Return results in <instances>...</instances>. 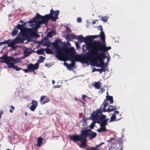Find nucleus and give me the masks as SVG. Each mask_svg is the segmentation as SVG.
Wrapping results in <instances>:
<instances>
[{
	"label": "nucleus",
	"mask_w": 150,
	"mask_h": 150,
	"mask_svg": "<svg viewBox=\"0 0 150 150\" xmlns=\"http://www.w3.org/2000/svg\"><path fill=\"white\" fill-rule=\"evenodd\" d=\"M59 13V10L54 11L52 8L50 11V13L43 16L37 13L35 16L31 20H30L27 22L32 24L35 23V27L38 29L40 27L41 24H46L50 19L55 21L58 18V15Z\"/></svg>",
	"instance_id": "obj_1"
},
{
	"label": "nucleus",
	"mask_w": 150,
	"mask_h": 150,
	"mask_svg": "<svg viewBox=\"0 0 150 150\" xmlns=\"http://www.w3.org/2000/svg\"><path fill=\"white\" fill-rule=\"evenodd\" d=\"M84 47L86 48L85 50L88 49L89 50L88 52L80 56V59L81 63L87 64L88 62H93L97 64L96 65V67H100L101 64L103 63V60L105 58L99 56L97 53L90 49L88 46H86L85 45H83V49Z\"/></svg>",
	"instance_id": "obj_2"
},
{
	"label": "nucleus",
	"mask_w": 150,
	"mask_h": 150,
	"mask_svg": "<svg viewBox=\"0 0 150 150\" xmlns=\"http://www.w3.org/2000/svg\"><path fill=\"white\" fill-rule=\"evenodd\" d=\"M111 48L110 46L106 47L105 44L100 41H94L92 42L91 48L89 49L97 53L100 57L105 58L106 57L105 53Z\"/></svg>",
	"instance_id": "obj_3"
},
{
	"label": "nucleus",
	"mask_w": 150,
	"mask_h": 150,
	"mask_svg": "<svg viewBox=\"0 0 150 150\" xmlns=\"http://www.w3.org/2000/svg\"><path fill=\"white\" fill-rule=\"evenodd\" d=\"M0 59H3V61L0 60L2 63H5L8 68H13L17 71H19L21 69L18 67L17 66L14 65V64L19 62V59L18 58L15 59L12 57L8 56L6 54H4L0 57Z\"/></svg>",
	"instance_id": "obj_4"
},
{
	"label": "nucleus",
	"mask_w": 150,
	"mask_h": 150,
	"mask_svg": "<svg viewBox=\"0 0 150 150\" xmlns=\"http://www.w3.org/2000/svg\"><path fill=\"white\" fill-rule=\"evenodd\" d=\"M62 49L65 52L64 58H65L69 61H71V64L73 67V69L75 66V61L77 60L78 56L74 54L75 49L72 47L63 48Z\"/></svg>",
	"instance_id": "obj_5"
},
{
	"label": "nucleus",
	"mask_w": 150,
	"mask_h": 150,
	"mask_svg": "<svg viewBox=\"0 0 150 150\" xmlns=\"http://www.w3.org/2000/svg\"><path fill=\"white\" fill-rule=\"evenodd\" d=\"M52 45L53 47L57 50L56 55V57L57 58L61 61H67V60L64 59V54H65V52L62 48L69 47L67 46H65L62 48L60 47L59 45L55 43H53Z\"/></svg>",
	"instance_id": "obj_6"
},
{
	"label": "nucleus",
	"mask_w": 150,
	"mask_h": 150,
	"mask_svg": "<svg viewBox=\"0 0 150 150\" xmlns=\"http://www.w3.org/2000/svg\"><path fill=\"white\" fill-rule=\"evenodd\" d=\"M101 109H97L96 111L92 113L91 116V119L93 121L98 123H100L101 120L105 118L106 115L101 114Z\"/></svg>",
	"instance_id": "obj_7"
},
{
	"label": "nucleus",
	"mask_w": 150,
	"mask_h": 150,
	"mask_svg": "<svg viewBox=\"0 0 150 150\" xmlns=\"http://www.w3.org/2000/svg\"><path fill=\"white\" fill-rule=\"evenodd\" d=\"M81 135L82 136H83L85 139L87 137L89 136L90 139H92L96 136V132H93L90 130H83L81 131Z\"/></svg>",
	"instance_id": "obj_8"
},
{
	"label": "nucleus",
	"mask_w": 150,
	"mask_h": 150,
	"mask_svg": "<svg viewBox=\"0 0 150 150\" xmlns=\"http://www.w3.org/2000/svg\"><path fill=\"white\" fill-rule=\"evenodd\" d=\"M69 138L71 140L73 141L74 142H79L80 141H86V139H85L83 136L81 135V132L80 135L79 136L77 134H73L69 136Z\"/></svg>",
	"instance_id": "obj_9"
},
{
	"label": "nucleus",
	"mask_w": 150,
	"mask_h": 150,
	"mask_svg": "<svg viewBox=\"0 0 150 150\" xmlns=\"http://www.w3.org/2000/svg\"><path fill=\"white\" fill-rule=\"evenodd\" d=\"M106 96V98L105 99L104 102L100 106V108L102 109L103 107L104 106V108H105L108 105V102L109 101L110 104H112L113 102V97L112 96H108V94Z\"/></svg>",
	"instance_id": "obj_10"
},
{
	"label": "nucleus",
	"mask_w": 150,
	"mask_h": 150,
	"mask_svg": "<svg viewBox=\"0 0 150 150\" xmlns=\"http://www.w3.org/2000/svg\"><path fill=\"white\" fill-rule=\"evenodd\" d=\"M16 27L18 29H19L20 30L21 32L23 35L25 34L30 30V29L28 28H26L25 27H24V25L23 24L21 25L18 24Z\"/></svg>",
	"instance_id": "obj_11"
},
{
	"label": "nucleus",
	"mask_w": 150,
	"mask_h": 150,
	"mask_svg": "<svg viewBox=\"0 0 150 150\" xmlns=\"http://www.w3.org/2000/svg\"><path fill=\"white\" fill-rule=\"evenodd\" d=\"M39 67V64L38 63H36L34 65L32 64H30L28 66L27 68L29 70V72H32L38 69Z\"/></svg>",
	"instance_id": "obj_12"
},
{
	"label": "nucleus",
	"mask_w": 150,
	"mask_h": 150,
	"mask_svg": "<svg viewBox=\"0 0 150 150\" xmlns=\"http://www.w3.org/2000/svg\"><path fill=\"white\" fill-rule=\"evenodd\" d=\"M50 101V98L46 96H42L40 98V102L42 105L45 104Z\"/></svg>",
	"instance_id": "obj_13"
},
{
	"label": "nucleus",
	"mask_w": 150,
	"mask_h": 150,
	"mask_svg": "<svg viewBox=\"0 0 150 150\" xmlns=\"http://www.w3.org/2000/svg\"><path fill=\"white\" fill-rule=\"evenodd\" d=\"M116 105L113 106L110 105L109 106V108L106 110L105 109V108H104V106L103 107V108L102 109H101L100 108V109L103 112H110L111 111H114L116 109Z\"/></svg>",
	"instance_id": "obj_14"
},
{
	"label": "nucleus",
	"mask_w": 150,
	"mask_h": 150,
	"mask_svg": "<svg viewBox=\"0 0 150 150\" xmlns=\"http://www.w3.org/2000/svg\"><path fill=\"white\" fill-rule=\"evenodd\" d=\"M31 104L32 105L30 107V109L31 111H34L38 106V102L35 100H33Z\"/></svg>",
	"instance_id": "obj_15"
},
{
	"label": "nucleus",
	"mask_w": 150,
	"mask_h": 150,
	"mask_svg": "<svg viewBox=\"0 0 150 150\" xmlns=\"http://www.w3.org/2000/svg\"><path fill=\"white\" fill-rule=\"evenodd\" d=\"M77 39H78V40L81 42H86L88 41V36L84 38L82 35H77Z\"/></svg>",
	"instance_id": "obj_16"
},
{
	"label": "nucleus",
	"mask_w": 150,
	"mask_h": 150,
	"mask_svg": "<svg viewBox=\"0 0 150 150\" xmlns=\"http://www.w3.org/2000/svg\"><path fill=\"white\" fill-rule=\"evenodd\" d=\"M77 35L75 34H71L70 35H67L66 36L65 38L69 41H71L73 39H77Z\"/></svg>",
	"instance_id": "obj_17"
},
{
	"label": "nucleus",
	"mask_w": 150,
	"mask_h": 150,
	"mask_svg": "<svg viewBox=\"0 0 150 150\" xmlns=\"http://www.w3.org/2000/svg\"><path fill=\"white\" fill-rule=\"evenodd\" d=\"M119 113V112L118 111H115L114 113L112 114L111 116L110 117V122H111L115 121L116 120V115L118 114Z\"/></svg>",
	"instance_id": "obj_18"
},
{
	"label": "nucleus",
	"mask_w": 150,
	"mask_h": 150,
	"mask_svg": "<svg viewBox=\"0 0 150 150\" xmlns=\"http://www.w3.org/2000/svg\"><path fill=\"white\" fill-rule=\"evenodd\" d=\"M101 84V83L100 81L95 82L93 84V86L95 88L99 89L100 88Z\"/></svg>",
	"instance_id": "obj_19"
},
{
	"label": "nucleus",
	"mask_w": 150,
	"mask_h": 150,
	"mask_svg": "<svg viewBox=\"0 0 150 150\" xmlns=\"http://www.w3.org/2000/svg\"><path fill=\"white\" fill-rule=\"evenodd\" d=\"M99 37L100 38V39L103 41L105 42V36L104 32L103 31H101L100 35H99Z\"/></svg>",
	"instance_id": "obj_20"
},
{
	"label": "nucleus",
	"mask_w": 150,
	"mask_h": 150,
	"mask_svg": "<svg viewBox=\"0 0 150 150\" xmlns=\"http://www.w3.org/2000/svg\"><path fill=\"white\" fill-rule=\"evenodd\" d=\"M109 120V119L108 118L105 120H101L100 122V126H105V125H107V121Z\"/></svg>",
	"instance_id": "obj_21"
},
{
	"label": "nucleus",
	"mask_w": 150,
	"mask_h": 150,
	"mask_svg": "<svg viewBox=\"0 0 150 150\" xmlns=\"http://www.w3.org/2000/svg\"><path fill=\"white\" fill-rule=\"evenodd\" d=\"M43 139L41 137H39L38 138L37 141V145L38 146H40L42 144Z\"/></svg>",
	"instance_id": "obj_22"
},
{
	"label": "nucleus",
	"mask_w": 150,
	"mask_h": 150,
	"mask_svg": "<svg viewBox=\"0 0 150 150\" xmlns=\"http://www.w3.org/2000/svg\"><path fill=\"white\" fill-rule=\"evenodd\" d=\"M99 37V35L89 36H88V41H91L94 39L97 38Z\"/></svg>",
	"instance_id": "obj_23"
},
{
	"label": "nucleus",
	"mask_w": 150,
	"mask_h": 150,
	"mask_svg": "<svg viewBox=\"0 0 150 150\" xmlns=\"http://www.w3.org/2000/svg\"><path fill=\"white\" fill-rule=\"evenodd\" d=\"M100 128L97 130V131L101 133L102 132H104L106 131V129L105 127L104 126H100Z\"/></svg>",
	"instance_id": "obj_24"
},
{
	"label": "nucleus",
	"mask_w": 150,
	"mask_h": 150,
	"mask_svg": "<svg viewBox=\"0 0 150 150\" xmlns=\"http://www.w3.org/2000/svg\"><path fill=\"white\" fill-rule=\"evenodd\" d=\"M101 69L102 70V71L105 72L106 71V66L105 65V64L104 62V60H103V63H102L101 65Z\"/></svg>",
	"instance_id": "obj_25"
},
{
	"label": "nucleus",
	"mask_w": 150,
	"mask_h": 150,
	"mask_svg": "<svg viewBox=\"0 0 150 150\" xmlns=\"http://www.w3.org/2000/svg\"><path fill=\"white\" fill-rule=\"evenodd\" d=\"M18 29L16 26L14 28L13 30L11 33V35L12 36L16 35L18 33Z\"/></svg>",
	"instance_id": "obj_26"
},
{
	"label": "nucleus",
	"mask_w": 150,
	"mask_h": 150,
	"mask_svg": "<svg viewBox=\"0 0 150 150\" xmlns=\"http://www.w3.org/2000/svg\"><path fill=\"white\" fill-rule=\"evenodd\" d=\"M45 59V57L42 56H40L39 57V59H38L37 60V62L38 64L39 63H40L43 62Z\"/></svg>",
	"instance_id": "obj_27"
},
{
	"label": "nucleus",
	"mask_w": 150,
	"mask_h": 150,
	"mask_svg": "<svg viewBox=\"0 0 150 150\" xmlns=\"http://www.w3.org/2000/svg\"><path fill=\"white\" fill-rule=\"evenodd\" d=\"M64 65L68 69H71L72 68H73V67L71 64H69L67 63L64 62Z\"/></svg>",
	"instance_id": "obj_28"
},
{
	"label": "nucleus",
	"mask_w": 150,
	"mask_h": 150,
	"mask_svg": "<svg viewBox=\"0 0 150 150\" xmlns=\"http://www.w3.org/2000/svg\"><path fill=\"white\" fill-rule=\"evenodd\" d=\"M56 34L55 32L52 31L48 33L47 36L48 37L51 38L53 35H54Z\"/></svg>",
	"instance_id": "obj_29"
},
{
	"label": "nucleus",
	"mask_w": 150,
	"mask_h": 150,
	"mask_svg": "<svg viewBox=\"0 0 150 150\" xmlns=\"http://www.w3.org/2000/svg\"><path fill=\"white\" fill-rule=\"evenodd\" d=\"M44 49L42 48L36 51V53L38 55H42L44 53Z\"/></svg>",
	"instance_id": "obj_30"
},
{
	"label": "nucleus",
	"mask_w": 150,
	"mask_h": 150,
	"mask_svg": "<svg viewBox=\"0 0 150 150\" xmlns=\"http://www.w3.org/2000/svg\"><path fill=\"white\" fill-rule=\"evenodd\" d=\"M6 41H8V43H7L8 44V47H13L14 46L15 43H13V41L11 42H10L11 40L10 39L7 40Z\"/></svg>",
	"instance_id": "obj_31"
},
{
	"label": "nucleus",
	"mask_w": 150,
	"mask_h": 150,
	"mask_svg": "<svg viewBox=\"0 0 150 150\" xmlns=\"http://www.w3.org/2000/svg\"><path fill=\"white\" fill-rule=\"evenodd\" d=\"M107 141L111 144H115L116 142V140L114 138H111L109 140H108Z\"/></svg>",
	"instance_id": "obj_32"
},
{
	"label": "nucleus",
	"mask_w": 150,
	"mask_h": 150,
	"mask_svg": "<svg viewBox=\"0 0 150 150\" xmlns=\"http://www.w3.org/2000/svg\"><path fill=\"white\" fill-rule=\"evenodd\" d=\"M82 142L81 144H79V145L80 147L82 148L84 146H86L87 145L86 142L87 141V140L86 141H81Z\"/></svg>",
	"instance_id": "obj_33"
},
{
	"label": "nucleus",
	"mask_w": 150,
	"mask_h": 150,
	"mask_svg": "<svg viewBox=\"0 0 150 150\" xmlns=\"http://www.w3.org/2000/svg\"><path fill=\"white\" fill-rule=\"evenodd\" d=\"M44 50L45 51L46 53L47 54H52V50L51 49H49L48 47L46 48Z\"/></svg>",
	"instance_id": "obj_34"
},
{
	"label": "nucleus",
	"mask_w": 150,
	"mask_h": 150,
	"mask_svg": "<svg viewBox=\"0 0 150 150\" xmlns=\"http://www.w3.org/2000/svg\"><path fill=\"white\" fill-rule=\"evenodd\" d=\"M108 17H107L106 16H104L103 17L101 18L100 20H101L104 22H107L108 21Z\"/></svg>",
	"instance_id": "obj_35"
},
{
	"label": "nucleus",
	"mask_w": 150,
	"mask_h": 150,
	"mask_svg": "<svg viewBox=\"0 0 150 150\" xmlns=\"http://www.w3.org/2000/svg\"><path fill=\"white\" fill-rule=\"evenodd\" d=\"M51 43L50 41H46L44 42L43 45L44 46L49 47Z\"/></svg>",
	"instance_id": "obj_36"
},
{
	"label": "nucleus",
	"mask_w": 150,
	"mask_h": 150,
	"mask_svg": "<svg viewBox=\"0 0 150 150\" xmlns=\"http://www.w3.org/2000/svg\"><path fill=\"white\" fill-rule=\"evenodd\" d=\"M20 40L19 38H16L13 40V43H15V45L17 43H19L20 42Z\"/></svg>",
	"instance_id": "obj_37"
},
{
	"label": "nucleus",
	"mask_w": 150,
	"mask_h": 150,
	"mask_svg": "<svg viewBox=\"0 0 150 150\" xmlns=\"http://www.w3.org/2000/svg\"><path fill=\"white\" fill-rule=\"evenodd\" d=\"M95 71H97L100 72V73H101L102 72V70L101 69H96V68H94L93 69L92 72H93Z\"/></svg>",
	"instance_id": "obj_38"
},
{
	"label": "nucleus",
	"mask_w": 150,
	"mask_h": 150,
	"mask_svg": "<svg viewBox=\"0 0 150 150\" xmlns=\"http://www.w3.org/2000/svg\"><path fill=\"white\" fill-rule=\"evenodd\" d=\"M86 150H99V149H95V147H90L86 148Z\"/></svg>",
	"instance_id": "obj_39"
},
{
	"label": "nucleus",
	"mask_w": 150,
	"mask_h": 150,
	"mask_svg": "<svg viewBox=\"0 0 150 150\" xmlns=\"http://www.w3.org/2000/svg\"><path fill=\"white\" fill-rule=\"evenodd\" d=\"M8 41L5 40L3 42H0V46L4 44L8 43Z\"/></svg>",
	"instance_id": "obj_40"
},
{
	"label": "nucleus",
	"mask_w": 150,
	"mask_h": 150,
	"mask_svg": "<svg viewBox=\"0 0 150 150\" xmlns=\"http://www.w3.org/2000/svg\"><path fill=\"white\" fill-rule=\"evenodd\" d=\"M95 122H92L89 126L90 127L91 129H93L94 128V124L95 123Z\"/></svg>",
	"instance_id": "obj_41"
},
{
	"label": "nucleus",
	"mask_w": 150,
	"mask_h": 150,
	"mask_svg": "<svg viewBox=\"0 0 150 150\" xmlns=\"http://www.w3.org/2000/svg\"><path fill=\"white\" fill-rule=\"evenodd\" d=\"M61 42V40L59 39H58L57 40H55V43L58 44V43H60Z\"/></svg>",
	"instance_id": "obj_42"
},
{
	"label": "nucleus",
	"mask_w": 150,
	"mask_h": 150,
	"mask_svg": "<svg viewBox=\"0 0 150 150\" xmlns=\"http://www.w3.org/2000/svg\"><path fill=\"white\" fill-rule=\"evenodd\" d=\"M10 108L11 109H10V112L12 113L13 112V110H14L15 108L12 105L10 107Z\"/></svg>",
	"instance_id": "obj_43"
},
{
	"label": "nucleus",
	"mask_w": 150,
	"mask_h": 150,
	"mask_svg": "<svg viewBox=\"0 0 150 150\" xmlns=\"http://www.w3.org/2000/svg\"><path fill=\"white\" fill-rule=\"evenodd\" d=\"M33 35H34V37H35L36 38H38L40 36L37 33H34Z\"/></svg>",
	"instance_id": "obj_44"
},
{
	"label": "nucleus",
	"mask_w": 150,
	"mask_h": 150,
	"mask_svg": "<svg viewBox=\"0 0 150 150\" xmlns=\"http://www.w3.org/2000/svg\"><path fill=\"white\" fill-rule=\"evenodd\" d=\"M77 21L79 23H81L82 21V19L80 17H78L77 19Z\"/></svg>",
	"instance_id": "obj_45"
},
{
	"label": "nucleus",
	"mask_w": 150,
	"mask_h": 150,
	"mask_svg": "<svg viewBox=\"0 0 150 150\" xmlns=\"http://www.w3.org/2000/svg\"><path fill=\"white\" fill-rule=\"evenodd\" d=\"M98 30H101V31H103L102 26L101 25H99L98 27Z\"/></svg>",
	"instance_id": "obj_46"
},
{
	"label": "nucleus",
	"mask_w": 150,
	"mask_h": 150,
	"mask_svg": "<svg viewBox=\"0 0 150 150\" xmlns=\"http://www.w3.org/2000/svg\"><path fill=\"white\" fill-rule=\"evenodd\" d=\"M86 123L85 122H83L82 123V126H83V128H86Z\"/></svg>",
	"instance_id": "obj_47"
},
{
	"label": "nucleus",
	"mask_w": 150,
	"mask_h": 150,
	"mask_svg": "<svg viewBox=\"0 0 150 150\" xmlns=\"http://www.w3.org/2000/svg\"><path fill=\"white\" fill-rule=\"evenodd\" d=\"M75 45L76 48H78L79 47V43L77 42H75Z\"/></svg>",
	"instance_id": "obj_48"
},
{
	"label": "nucleus",
	"mask_w": 150,
	"mask_h": 150,
	"mask_svg": "<svg viewBox=\"0 0 150 150\" xmlns=\"http://www.w3.org/2000/svg\"><path fill=\"white\" fill-rule=\"evenodd\" d=\"M105 89L103 88H101L100 90V92L101 93H103L104 92V91H105Z\"/></svg>",
	"instance_id": "obj_49"
},
{
	"label": "nucleus",
	"mask_w": 150,
	"mask_h": 150,
	"mask_svg": "<svg viewBox=\"0 0 150 150\" xmlns=\"http://www.w3.org/2000/svg\"><path fill=\"white\" fill-rule=\"evenodd\" d=\"M23 70L24 71H25V72L28 73L29 72V69H23Z\"/></svg>",
	"instance_id": "obj_50"
},
{
	"label": "nucleus",
	"mask_w": 150,
	"mask_h": 150,
	"mask_svg": "<svg viewBox=\"0 0 150 150\" xmlns=\"http://www.w3.org/2000/svg\"><path fill=\"white\" fill-rule=\"evenodd\" d=\"M66 29L67 30V31H68V32H69V31H71L70 29L68 28V27H67Z\"/></svg>",
	"instance_id": "obj_51"
},
{
	"label": "nucleus",
	"mask_w": 150,
	"mask_h": 150,
	"mask_svg": "<svg viewBox=\"0 0 150 150\" xmlns=\"http://www.w3.org/2000/svg\"><path fill=\"white\" fill-rule=\"evenodd\" d=\"M60 86L59 85L54 86V87L55 88H59Z\"/></svg>",
	"instance_id": "obj_52"
},
{
	"label": "nucleus",
	"mask_w": 150,
	"mask_h": 150,
	"mask_svg": "<svg viewBox=\"0 0 150 150\" xmlns=\"http://www.w3.org/2000/svg\"><path fill=\"white\" fill-rule=\"evenodd\" d=\"M100 146V144H99L98 145H96L94 147H95V149H96L97 148L99 147Z\"/></svg>",
	"instance_id": "obj_53"
},
{
	"label": "nucleus",
	"mask_w": 150,
	"mask_h": 150,
	"mask_svg": "<svg viewBox=\"0 0 150 150\" xmlns=\"http://www.w3.org/2000/svg\"><path fill=\"white\" fill-rule=\"evenodd\" d=\"M92 23L93 24H95L96 23L95 21L94 20L92 22Z\"/></svg>",
	"instance_id": "obj_54"
},
{
	"label": "nucleus",
	"mask_w": 150,
	"mask_h": 150,
	"mask_svg": "<svg viewBox=\"0 0 150 150\" xmlns=\"http://www.w3.org/2000/svg\"><path fill=\"white\" fill-rule=\"evenodd\" d=\"M19 22H20L22 24L24 23V22L23 21L21 20Z\"/></svg>",
	"instance_id": "obj_55"
},
{
	"label": "nucleus",
	"mask_w": 150,
	"mask_h": 150,
	"mask_svg": "<svg viewBox=\"0 0 150 150\" xmlns=\"http://www.w3.org/2000/svg\"><path fill=\"white\" fill-rule=\"evenodd\" d=\"M86 97V95H83L82 97L83 99H84V98L85 97Z\"/></svg>",
	"instance_id": "obj_56"
},
{
	"label": "nucleus",
	"mask_w": 150,
	"mask_h": 150,
	"mask_svg": "<svg viewBox=\"0 0 150 150\" xmlns=\"http://www.w3.org/2000/svg\"><path fill=\"white\" fill-rule=\"evenodd\" d=\"M23 24L24 25V27H25V26L26 25V23L24 22Z\"/></svg>",
	"instance_id": "obj_57"
},
{
	"label": "nucleus",
	"mask_w": 150,
	"mask_h": 150,
	"mask_svg": "<svg viewBox=\"0 0 150 150\" xmlns=\"http://www.w3.org/2000/svg\"><path fill=\"white\" fill-rule=\"evenodd\" d=\"M104 144V143L103 142H101V143H100V146L101 145H102L103 144Z\"/></svg>",
	"instance_id": "obj_58"
},
{
	"label": "nucleus",
	"mask_w": 150,
	"mask_h": 150,
	"mask_svg": "<svg viewBox=\"0 0 150 150\" xmlns=\"http://www.w3.org/2000/svg\"><path fill=\"white\" fill-rule=\"evenodd\" d=\"M52 84H54V83H55V81H54V80H52Z\"/></svg>",
	"instance_id": "obj_59"
},
{
	"label": "nucleus",
	"mask_w": 150,
	"mask_h": 150,
	"mask_svg": "<svg viewBox=\"0 0 150 150\" xmlns=\"http://www.w3.org/2000/svg\"><path fill=\"white\" fill-rule=\"evenodd\" d=\"M25 115L26 116L27 115V112H25Z\"/></svg>",
	"instance_id": "obj_60"
},
{
	"label": "nucleus",
	"mask_w": 150,
	"mask_h": 150,
	"mask_svg": "<svg viewBox=\"0 0 150 150\" xmlns=\"http://www.w3.org/2000/svg\"><path fill=\"white\" fill-rule=\"evenodd\" d=\"M48 65V64H45V66L46 67H47Z\"/></svg>",
	"instance_id": "obj_61"
},
{
	"label": "nucleus",
	"mask_w": 150,
	"mask_h": 150,
	"mask_svg": "<svg viewBox=\"0 0 150 150\" xmlns=\"http://www.w3.org/2000/svg\"><path fill=\"white\" fill-rule=\"evenodd\" d=\"M27 52V51H25V52H24V53L25 54H26V53Z\"/></svg>",
	"instance_id": "obj_62"
},
{
	"label": "nucleus",
	"mask_w": 150,
	"mask_h": 150,
	"mask_svg": "<svg viewBox=\"0 0 150 150\" xmlns=\"http://www.w3.org/2000/svg\"><path fill=\"white\" fill-rule=\"evenodd\" d=\"M106 94H108V92H107Z\"/></svg>",
	"instance_id": "obj_63"
},
{
	"label": "nucleus",
	"mask_w": 150,
	"mask_h": 150,
	"mask_svg": "<svg viewBox=\"0 0 150 150\" xmlns=\"http://www.w3.org/2000/svg\"><path fill=\"white\" fill-rule=\"evenodd\" d=\"M108 59H107V61H108Z\"/></svg>",
	"instance_id": "obj_64"
}]
</instances>
